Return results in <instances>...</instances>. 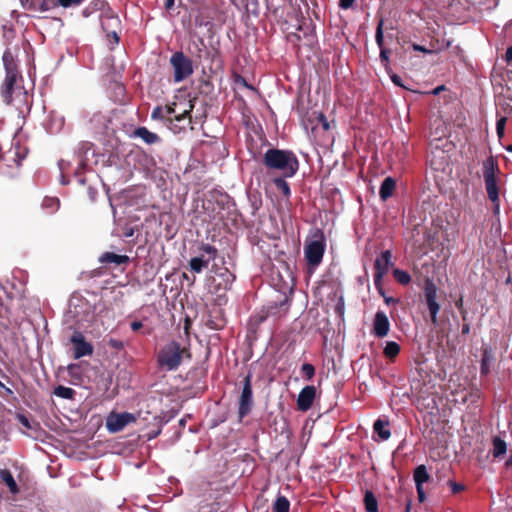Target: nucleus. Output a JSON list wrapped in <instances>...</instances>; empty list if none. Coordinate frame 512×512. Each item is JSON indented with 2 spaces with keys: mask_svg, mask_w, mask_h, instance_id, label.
Instances as JSON below:
<instances>
[{
  "mask_svg": "<svg viewBox=\"0 0 512 512\" xmlns=\"http://www.w3.org/2000/svg\"><path fill=\"white\" fill-rule=\"evenodd\" d=\"M506 117H501L497 120L496 123V132L499 138H502L504 136V130H505V124H506Z\"/></svg>",
  "mask_w": 512,
  "mask_h": 512,
  "instance_id": "obj_36",
  "label": "nucleus"
},
{
  "mask_svg": "<svg viewBox=\"0 0 512 512\" xmlns=\"http://www.w3.org/2000/svg\"><path fill=\"white\" fill-rule=\"evenodd\" d=\"M379 293L384 297H386L385 292L380 288Z\"/></svg>",
  "mask_w": 512,
  "mask_h": 512,
  "instance_id": "obj_63",
  "label": "nucleus"
},
{
  "mask_svg": "<svg viewBox=\"0 0 512 512\" xmlns=\"http://www.w3.org/2000/svg\"><path fill=\"white\" fill-rule=\"evenodd\" d=\"M92 122H97V127H103L106 125L107 119L102 114H95L91 119Z\"/></svg>",
  "mask_w": 512,
  "mask_h": 512,
  "instance_id": "obj_39",
  "label": "nucleus"
},
{
  "mask_svg": "<svg viewBox=\"0 0 512 512\" xmlns=\"http://www.w3.org/2000/svg\"><path fill=\"white\" fill-rule=\"evenodd\" d=\"M497 172L498 166L492 158L484 162L483 176L487 195L491 202H496L499 199V190L496 179Z\"/></svg>",
  "mask_w": 512,
  "mask_h": 512,
  "instance_id": "obj_6",
  "label": "nucleus"
},
{
  "mask_svg": "<svg viewBox=\"0 0 512 512\" xmlns=\"http://www.w3.org/2000/svg\"><path fill=\"white\" fill-rule=\"evenodd\" d=\"M79 165L83 169L87 166V164H86V162H85V160L83 158H80Z\"/></svg>",
  "mask_w": 512,
  "mask_h": 512,
  "instance_id": "obj_57",
  "label": "nucleus"
},
{
  "mask_svg": "<svg viewBox=\"0 0 512 512\" xmlns=\"http://www.w3.org/2000/svg\"><path fill=\"white\" fill-rule=\"evenodd\" d=\"M410 509H411V501H408V503L406 505L405 512H410Z\"/></svg>",
  "mask_w": 512,
  "mask_h": 512,
  "instance_id": "obj_61",
  "label": "nucleus"
},
{
  "mask_svg": "<svg viewBox=\"0 0 512 512\" xmlns=\"http://www.w3.org/2000/svg\"><path fill=\"white\" fill-rule=\"evenodd\" d=\"M173 4H174V0H167L166 7L171 8Z\"/></svg>",
  "mask_w": 512,
  "mask_h": 512,
  "instance_id": "obj_60",
  "label": "nucleus"
},
{
  "mask_svg": "<svg viewBox=\"0 0 512 512\" xmlns=\"http://www.w3.org/2000/svg\"><path fill=\"white\" fill-rule=\"evenodd\" d=\"M400 352V346L398 343L394 341H389L386 343V346L384 347V355L388 358H394L397 356Z\"/></svg>",
  "mask_w": 512,
  "mask_h": 512,
  "instance_id": "obj_30",
  "label": "nucleus"
},
{
  "mask_svg": "<svg viewBox=\"0 0 512 512\" xmlns=\"http://www.w3.org/2000/svg\"><path fill=\"white\" fill-rule=\"evenodd\" d=\"M393 276L402 285H406L411 281V276L404 270L394 269Z\"/></svg>",
  "mask_w": 512,
  "mask_h": 512,
  "instance_id": "obj_33",
  "label": "nucleus"
},
{
  "mask_svg": "<svg viewBox=\"0 0 512 512\" xmlns=\"http://www.w3.org/2000/svg\"><path fill=\"white\" fill-rule=\"evenodd\" d=\"M449 485L453 493H458L464 489V486L462 484L453 481H449Z\"/></svg>",
  "mask_w": 512,
  "mask_h": 512,
  "instance_id": "obj_44",
  "label": "nucleus"
},
{
  "mask_svg": "<svg viewBox=\"0 0 512 512\" xmlns=\"http://www.w3.org/2000/svg\"><path fill=\"white\" fill-rule=\"evenodd\" d=\"M395 187H396V183L392 177L385 178L380 186V190H379L380 198L383 201L387 200L389 197L392 196V194L395 190Z\"/></svg>",
  "mask_w": 512,
  "mask_h": 512,
  "instance_id": "obj_19",
  "label": "nucleus"
},
{
  "mask_svg": "<svg viewBox=\"0 0 512 512\" xmlns=\"http://www.w3.org/2000/svg\"><path fill=\"white\" fill-rule=\"evenodd\" d=\"M325 240L322 233H317L312 239L307 240L304 247V254L307 264L315 268L322 262L325 252Z\"/></svg>",
  "mask_w": 512,
  "mask_h": 512,
  "instance_id": "obj_4",
  "label": "nucleus"
},
{
  "mask_svg": "<svg viewBox=\"0 0 512 512\" xmlns=\"http://www.w3.org/2000/svg\"><path fill=\"white\" fill-rule=\"evenodd\" d=\"M27 150L22 148L18 143L12 145V147L1 157V160L5 162L8 167H19L21 161L26 157Z\"/></svg>",
  "mask_w": 512,
  "mask_h": 512,
  "instance_id": "obj_15",
  "label": "nucleus"
},
{
  "mask_svg": "<svg viewBox=\"0 0 512 512\" xmlns=\"http://www.w3.org/2000/svg\"><path fill=\"white\" fill-rule=\"evenodd\" d=\"M3 64L6 71V77L1 87V96L7 104L18 101L24 102L27 97V91L24 89L21 77L18 74L14 57L10 50L3 54Z\"/></svg>",
  "mask_w": 512,
  "mask_h": 512,
  "instance_id": "obj_1",
  "label": "nucleus"
},
{
  "mask_svg": "<svg viewBox=\"0 0 512 512\" xmlns=\"http://www.w3.org/2000/svg\"><path fill=\"white\" fill-rule=\"evenodd\" d=\"M389 55H390L389 49L384 48V47L380 48V58H381L382 62L385 63V65L389 61Z\"/></svg>",
  "mask_w": 512,
  "mask_h": 512,
  "instance_id": "obj_43",
  "label": "nucleus"
},
{
  "mask_svg": "<svg viewBox=\"0 0 512 512\" xmlns=\"http://www.w3.org/2000/svg\"><path fill=\"white\" fill-rule=\"evenodd\" d=\"M416 490H417L419 501L423 502L426 498L423 486L416 487Z\"/></svg>",
  "mask_w": 512,
  "mask_h": 512,
  "instance_id": "obj_46",
  "label": "nucleus"
},
{
  "mask_svg": "<svg viewBox=\"0 0 512 512\" xmlns=\"http://www.w3.org/2000/svg\"><path fill=\"white\" fill-rule=\"evenodd\" d=\"M165 108L166 119H171L174 117V120L177 122H182L186 118L190 119V112L193 109V105L190 101L184 103L183 109L179 108V105L176 103H172L171 105H167Z\"/></svg>",
  "mask_w": 512,
  "mask_h": 512,
  "instance_id": "obj_14",
  "label": "nucleus"
},
{
  "mask_svg": "<svg viewBox=\"0 0 512 512\" xmlns=\"http://www.w3.org/2000/svg\"><path fill=\"white\" fill-rule=\"evenodd\" d=\"M384 302L387 304V305H390V304H395L398 302L397 299L393 298V297H390V296H386L384 297Z\"/></svg>",
  "mask_w": 512,
  "mask_h": 512,
  "instance_id": "obj_49",
  "label": "nucleus"
},
{
  "mask_svg": "<svg viewBox=\"0 0 512 512\" xmlns=\"http://www.w3.org/2000/svg\"><path fill=\"white\" fill-rule=\"evenodd\" d=\"M492 203H493V212H494V214H498L499 210H500V200L498 199V201L492 202Z\"/></svg>",
  "mask_w": 512,
  "mask_h": 512,
  "instance_id": "obj_51",
  "label": "nucleus"
},
{
  "mask_svg": "<svg viewBox=\"0 0 512 512\" xmlns=\"http://www.w3.org/2000/svg\"><path fill=\"white\" fill-rule=\"evenodd\" d=\"M170 64L173 68V80L175 83L182 82L193 74L194 70L191 59L181 51L172 54Z\"/></svg>",
  "mask_w": 512,
  "mask_h": 512,
  "instance_id": "obj_5",
  "label": "nucleus"
},
{
  "mask_svg": "<svg viewBox=\"0 0 512 512\" xmlns=\"http://www.w3.org/2000/svg\"><path fill=\"white\" fill-rule=\"evenodd\" d=\"M186 357H190L188 350L180 343L170 341L160 348L157 354V364L163 371H175Z\"/></svg>",
  "mask_w": 512,
  "mask_h": 512,
  "instance_id": "obj_3",
  "label": "nucleus"
},
{
  "mask_svg": "<svg viewBox=\"0 0 512 512\" xmlns=\"http://www.w3.org/2000/svg\"><path fill=\"white\" fill-rule=\"evenodd\" d=\"M443 89H444V86H439V87H437V88H435V89L433 90V94H435V95H436V94H438V93H439L441 90H443Z\"/></svg>",
  "mask_w": 512,
  "mask_h": 512,
  "instance_id": "obj_59",
  "label": "nucleus"
},
{
  "mask_svg": "<svg viewBox=\"0 0 512 512\" xmlns=\"http://www.w3.org/2000/svg\"><path fill=\"white\" fill-rule=\"evenodd\" d=\"M263 163L268 170L278 171L283 177H293L299 169V161L290 150L271 148L263 155Z\"/></svg>",
  "mask_w": 512,
  "mask_h": 512,
  "instance_id": "obj_2",
  "label": "nucleus"
},
{
  "mask_svg": "<svg viewBox=\"0 0 512 512\" xmlns=\"http://www.w3.org/2000/svg\"><path fill=\"white\" fill-rule=\"evenodd\" d=\"M42 207L49 213H53L59 208V200L54 197H46L42 202Z\"/></svg>",
  "mask_w": 512,
  "mask_h": 512,
  "instance_id": "obj_32",
  "label": "nucleus"
},
{
  "mask_svg": "<svg viewBox=\"0 0 512 512\" xmlns=\"http://www.w3.org/2000/svg\"><path fill=\"white\" fill-rule=\"evenodd\" d=\"M222 276L226 277V283H232L233 280L235 279L234 275H232L228 270H226L225 273L222 274Z\"/></svg>",
  "mask_w": 512,
  "mask_h": 512,
  "instance_id": "obj_47",
  "label": "nucleus"
},
{
  "mask_svg": "<svg viewBox=\"0 0 512 512\" xmlns=\"http://www.w3.org/2000/svg\"><path fill=\"white\" fill-rule=\"evenodd\" d=\"M355 2V0H340L339 2V6L342 8V9H349L352 7L353 3Z\"/></svg>",
  "mask_w": 512,
  "mask_h": 512,
  "instance_id": "obj_45",
  "label": "nucleus"
},
{
  "mask_svg": "<svg viewBox=\"0 0 512 512\" xmlns=\"http://www.w3.org/2000/svg\"><path fill=\"white\" fill-rule=\"evenodd\" d=\"M200 249L207 255V257L202 255L191 258L189 266L191 271L194 273H201L203 269L209 265L210 261H213L217 256V249L210 244H202Z\"/></svg>",
  "mask_w": 512,
  "mask_h": 512,
  "instance_id": "obj_9",
  "label": "nucleus"
},
{
  "mask_svg": "<svg viewBox=\"0 0 512 512\" xmlns=\"http://www.w3.org/2000/svg\"><path fill=\"white\" fill-rule=\"evenodd\" d=\"M108 345L116 350H121L124 348L123 342L114 338L109 339Z\"/></svg>",
  "mask_w": 512,
  "mask_h": 512,
  "instance_id": "obj_42",
  "label": "nucleus"
},
{
  "mask_svg": "<svg viewBox=\"0 0 512 512\" xmlns=\"http://www.w3.org/2000/svg\"><path fill=\"white\" fill-rule=\"evenodd\" d=\"M424 298L430 313L431 321L433 324L438 323V313L440 305L437 302V287L431 280H426L424 285Z\"/></svg>",
  "mask_w": 512,
  "mask_h": 512,
  "instance_id": "obj_8",
  "label": "nucleus"
},
{
  "mask_svg": "<svg viewBox=\"0 0 512 512\" xmlns=\"http://www.w3.org/2000/svg\"><path fill=\"white\" fill-rule=\"evenodd\" d=\"M101 263H114L116 265L125 264L129 261L126 255H118L112 252H105L99 258Z\"/></svg>",
  "mask_w": 512,
  "mask_h": 512,
  "instance_id": "obj_22",
  "label": "nucleus"
},
{
  "mask_svg": "<svg viewBox=\"0 0 512 512\" xmlns=\"http://www.w3.org/2000/svg\"><path fill=\"white\" fill-rule=\"evenodd\" d=\"M507 452V444L500 437L493 438L492 455L494 458L502 457Z\"/></svg>",
  "mask_w": 512,
  "mask_h": 512,
  "instance_id": "obj_26",
  "label": "nucleus"
},
{
  "mask_svg": "<svg viewBox=\"0 0 512 512\" xmlns=\"http://www.w3.org/2000/svg\"><path fill=\"white\" fill-rule=\"evenodd\" d=\"M301 370L308 379H311L315 374V368L310 363L303 364Z\"/></svg>",
  "mask_w": 512,
  "mask_h": 512,
  "instance_id": "obj_37",
  "label": "nucleus"
},
{
  "mask_svg": "<svg viewBox=\"0 0 512 512\" xmlns=\"http://www.w3.org/2000/svg\"><path fill=\"white\" fill-rule=\"evenodd\" d=\"M507 151L512 152V144L507 147Z\"/></svg>",
  "mask_w": 512,
  "mask_h": 512,
  "instance_id": "obj_64",
  "label": "nucleus"
},
{
  "mask_svg": "<svg viewBox=\"0 0 512 512\" xmlns=\"http://www.w3.org/2000/svg\"><path fill=\"white\" fill-rule=\"evenodd\" d=\"M135 415L124 413H110L106 418V428L111 433L121 431L129 423L135 422Z\"/></svg>",
  "mask_w": 512,
  "mask_h": 512,
  "instance_id": "obj_10",
  "label": "nucleus"
},
{
  "mask_svg": "<svg viewBox=\"0 0 512 512\" xmlns=\"http://www.w3.org/2000/svg\"><path fill=\"white\" fill-rule=\"evenodd\" d=\"M289 511H290L289 500L285 496L279 495L273 504V512H289Z\"/></svg>",
  "mask_w": 512,
  "mask_h": 512,
  "instance_id": "obj_28",
  "label": "nucleus"
},
{
  "mask_svg": "<svg viewBox=\"0 0 512 512\" xmlns=\"http://www.w3.org/2000/svg\"><path fill=\"white\" fill-rule=\"evenodd\" d=\"M316 395L314 386H305L297 397V407L300 411H307L311 408Z\"/></svg>",
  "mask_w": 512,
  "mask_h": 512,
  "instance_id": "obj_17",
  "label": "nucleus"
},
{
  "mask_svg": "<svg viewBox=\"0 0 512 512\" xmlns=\"http://www.w3.org/2000/svg\"><path fill=\"white\" fill-rule=\"evenodd\" d=\"M64 118L56 113H51L46 124V129L51 134H56L62 130Z\"/></svg>",
  "mask_w": 512,
  "mask_h": 512,
  "instance_id": "obj_18",
  "label": "nucleus"
},
{
  "mask_svg": "<svg viewBox=\"0 0 512 512\" xmlns=\"http://www.w3.org/2000/svg\"><path fill=\"white\" fill-rule=\"evenodd\" d=\"M69 313L77 323H82L90 319L94 313V309L88 301L80 298H72L69 304Z\"/></svg>",
  "mask_w": 512,
  "mask_h": 512,
  "instance_id": "obj_7",
  "label": "nucleus"
},
{
  "mask_svg": "<svg viewBox=\"0 0 512 512\" xmlns=\"http://www.w3.org/2000/svg\"><path fill=\"white\" fill-rule=\"evenodd\" d=\"M83 148H85V156L90 152V148L87 145H83Z\"/></svg>",
  "mask_w": 512,
  "mask_h": 512,
  "instance_id": "obj_62",
  "label": "nucleus"
},
{
  "mask_svg": "<svg viewBox=\"0 0 512 512\" xmlns=\"http://www.w3.org/2000/svg\"><path fill=\"white\" fill-rule=\"evenodd\" d=\"M505 466H506L507 468H512V450H511V454H510V456L508 457V459H507V460H506V462H505Z\"/></svg>",
  "mask_w": 512,
  "mask_h": 512,
  "instance_id": "obj_53",
  "label": "nucleus"
},
{
  "mask_svg": "<svg viewBox=\"0 0 512 512\" xmlns=\"http://www.w3.org/2000/svg\"><path fill=\"white\" fill-rule=\"evenodd\" d=\"M388 426V421H383L381 419H377L373 424L374 432L377 433L382 441L388 440L391 436Z\"/></svg>",
  "mask_w": 512,
  "mask_h": 512,
  "instance_id": "obj_20",
  "label": "nucleus"
},
{
  "mask_svg": "<svg viewBox=\"0 0 512 512\" xmlns=\"http://www.w3.org/2000/svg\"><path fill=\"white\" fill-rule=\"evenodd\" d=\"M375 41L379 48L383 47L384 37H383V20L381 19L378 23L375 33Z\"/></svg>",
  "mask_w": 512,
  "mask_h": 512,
  "instance_id": "obj_34",
  "label": "nucleus"
},
{
  "mask_svg": "<svg viewBox=\"0 0 512 512\" xmlns=\"http://www.w3.org/2000/svg\"><path fill=\"white\" fill-rule=\"evenodd\" d=\"M413 479L416 487L423 486L424 483L429 481L430 475L425 465H419L415 468Z\"/></svg>",
  "mask_w": 512,
  "mask_h": 512,
  "instance_id": "obj_23",
  "label": "nucleus"
},
{
  "mask_svg": "<svg viewBox=\"0 0 512 512\" xmlns=\"http://www.w3.org/2000/svg\"><path fill=\"white\" fill-rule=\"evenodd\" d=\"M391 81L396 85V86H399L401 88H404V89H407V90H410L409 87H407L403 81H402V78L400 76H398L397 74H393L391 75Z\"/></svg>",
  "mask_w": 512,
  "mask_h": 512,
  "instance_id": "obj_41",
  "label": "nucleus"
},
{
  "mask_svg": "<svg viewBox=\"0 0 512 512\" xmlns=\"http://www.w3.org/2000/svg\"><path fill=\"white\" fill-rule=\"evenodd\" d=\"M143 324L141 321H134L131 323V329L133 331H138L140 328H142Z\"/></svg>",
  "mask_w": 512,
  "mask_h": 512,
  "instance_id": "obj_48",
  "label": "nucleus"
},
{
  "mask_svg": "<svg viewBox=\"0 0 512 512\" xmlns=\"http://www.w3.org/2000/svg\"><path fill=\"white\" fill-rule=\"evenodd\" d=\"M83 0H58V3L64 7L68 8L71 6H79Z\"/></svg>",
  "mask_w": 512,
  "mask_h": 512,
  "instance_id": "obj_38",
  "label": "nucleus"
},
{
  "mask_svg": "<svg viewBox=\"0 0 512 512\" xmlns=\"http://www.w3.org/2000/svg\"><path fill=\"white\" fill-rule=\"evenodd\" d=\"M413 49L415 51H420V52H424V53H428L429 52L425 47H423L421 45H418V44H414L413 45Z\"/></svg>",
  "mask_w": 512,
  "mask_h": 512,
  "instance_id": "obj_50",
  "label": "nucleus"
},
{
  "mask_svg": "<svg viewBox=\"0 0 512 512\" xmlns=\"http://www.w3.org/2000/svg\"><path fill=\"white\" fill-rule=\"evenodd\" d=\"M16 418L23 427L26 429H31L30 421L24 414L19 413L17 414Z\"/></svg>",
  "mask_w": 512,
  "mask_h": 512,
  "instance_id": "obj_40",
  "label": "nucleus"
},
{
  "mask_svg": "<svg viewBox=\"0 0 512 512\" xmlns=\"http://www.w3.org/2000/svg\"><path fill=\"white\" fill-rule=\"evenodd\" d=\"M364 502L367 512H378L377 499L371 491H366Z\"/></svg>",
  "mask_w": 512,
  "mask_h": 512,
  "instance_id": "obj_29",
  "label": "nucleus"
},
{
  "mask_svg": "<svg viewBox=\"0 0 512 512\" xmlns=\"http://www.w3.org/2000/svg\"><path fill=\"white\" fill-rule=\"evenodd\" d=\"M253 406V394L251 387V377L248 375L245 378L244 385L242 388V392L239 398V418L240 420L247 416L252 409Z\"/></svg>",
  "mask_w": 512,
  "mask_h": 512,
  "instance_id": "obj_11",
  "label": "nucleus"
},
{
  "mask_svg": "<svg viewBox=\"0 0 512 512\" xmlns=\"http://www.w3.org/2000/svg\"><path fill=\"white\" fill-rule=\"evenodd\" d=\"M0 387L4 388L7 393L12 394V390L10 388L6 387L1 381H0Z\"/></svg>",
  "mask_w": 512,
  "mask_h": 512,
  "instance_id": "obj_56",
  "label": "nucleus"
},
{
  "mask_svg": "<svg viewBox=\"0 0 512 512\" xmlns=\"http://www.w3.org/2000/svg\"><path fill=\"white\" fill-rule=\"evenodd\" d=\"M151 117L152 119L154 120H163V119H166V115H165V108L164 107H161V106H157L153 109L152 113H151Z\"/></svg>",
  "mask_w": 512,
  "mask_h": 512,
  "instance_id": "obj_35",
  "label": "nucleus"
},
{
  "mask_svg": "<svg viewBox=\"0 0 512 512\" xmlns=\"http://www.w3.org/2000/svg\"><path fill=\"white\" fill-rule=\"evenodd\" d=\"M286 177L280 176L273 179V184L277 188V190L286 198H289L291 195L290 187L287 181L285 180Z\"/></svg>",
  "mask_w": 512,
  "mask_h": 512,
  "instance_id": "obj_27",
  "label": "nucleus"
},
{
  "mask_svg": "<svg viewBox=\"0 0 512 512\" xmlns=\"http://www.w3.org/2000/svg\"><path fill=\"white\" fill-rule=\"evenodd\" d=\"M0 479L6 484V486L8 487L9 491L12 494H16L19 492L18 485L9 470H7V469L0 470Z\"/></svg>",
  "mask_w": 512,
  "mask_h": 512,
  "instance_id": "obj_24",
  "label": "nucleus"
},
{
  "mask_svg": "<svg viewBox=\"0 0 512 512\" xmlns=\"http://www.w3.org/2000/svg\"><path fill=\"white\" fill-rule=\"evenodd\" d=\"M390 331V322L383 311H377L373 319V334L378 338H383Z\"/></svg>",
  "mask_w": 512,
  "mask_h": 512,
  "instance_id": "obj_16",
  "label": "nucleus"
},
{
  "mask_svg": "<svg viewBox=\"0 0 512 512\" xmlns=\"http://www.w3.org/2000/svg\"><path fill=\"white\" fill-rule=\"evenodd\" d=\"M470 332V325L469 324H465L463 327H462V333L463 334H468Z\"/></svg>",
  "mask_w": 512,
  "mask_h": 512,
  "instance_id": "obj_55",
  "label": "nucleus"
},
{
  "mask_svg": "<svg viewBox=\"0 0 512 512\" xmlns=\"http://www.w3.org/2000/svg\"><path fill=\"white\" fill-rule=\"evenodd\" d=\"M74 390L70 387L59 385L54 389V394L57 397L63 398V399H72L74 396Z\"/></svg>",
  "mask_w": 512,
  "mask_h": 512,
  "instance_id": "obj_31",
  "label": "nucleus"
},
{
  "mask_svg": "<svg viewBox=\"0 0 512 512\" xmlns=\"http://www.w3.org/2000/svg\"><path fill=\"white\" fill-rule=\"evenodd\" d=\"M135 136L141 138L147 144H155L160 141V137L149 131L146 127H139L135 130Z\"/></svg>",
  "mask_w": 512,
  "mask_h": 512,
  "instance_id": "obj_21",
  "label": "nucleus"
},
{
  "mask_svg": "<svg viewBox=\"0 0 512 512\" xmlns=\"http://www.w3.org/2000/svg\"><path fill=\"white\" fill-rule=\"evenodd\" d=\"M95 194L96 192L92 188H89V195L92 200L95 198Z\"/></svg>",
  "mask_w": 512,
  "mask_h": 512,
  "instance_id": "obj_58",
  "label": "nucleus"
},
{
  "mask_svg": "<svg viewBox=\"0 0 512 512\" xmlns=\"http://www.w3.org/2000/svg\"><path fill=\"white\" fill-rule=\"evenodd\" d=\"M392 266V253L390 250L383 251L375 261L374 283L379 286L383 277L388 273Z\"/></svg>",
  "mask_w": 512,
  "mask_h": 512,
  "instance_id": "obj_12",
  "label": "nucleus"
},
{
  "mask_svg": "<svg viewBox=\"0 0 512 512\" xmlns=\"http://www.w3.org/2000/svg\"><path fill=\"white\" fill-rule=\"evenodd\" d=\"M494 361V356L489 348L483 349L482 352V359H481V373L482 374H488L490 371V365Z\"/></svg>",
  "mask_w": 512,
  "mask_h": 512,
  "instance_id": "obj_25",
  "label": "nucleus"
},
{
  "mask_svg": "<svg viewBox=\"0 0 512 512\" xmlns=\"http://www.w3.org/2000/svg\"><path fill=\"white\" fill-rule=\"evenodd\" d=\"M70 341L73 344L75 359H80L84 356H90L93 354V346L85 340V337L81 332H74Z\"/></svg>",
  "mask_w": 512,
  "mask_h": 512,
  "instance_id": "obj_13",
  "label": "nucleus"
},
{
  "mask_svg": "<svg viewBox=\"0 0 512 512\" xmlns=\"http://www.w3.org/2000/svg\"><path fill=\"white\" fill-rule=\"evenodd\" d=\"M321 118V121H322V125H323V128L325 130H328L329 129V123L327 122V120L323 117V115L320 116Z\"/></svg>",
  "mask_w": 512,
  "mask_h": 512,
  "instance_id": "obj_54",
  "label": "nucleus"
},
{
  "mask_svg": "<svg viewBox=\"0 0 512 512\" xmlns=\"http://www.w3.org/2000/svg\"><path fill=\"white\" fill-rule=\"evenodd\" d=\"M506 60L511 61L512 60V46L509 47L506 51Z\"/></svg>",
  "mask_w": 512,
  "mask_h": 512,
  "instance_id": "obj_52",
  "label": "nucleus"
}]
</instances>
